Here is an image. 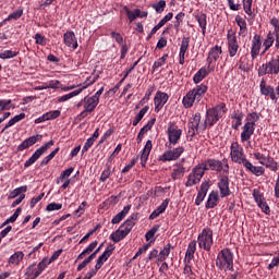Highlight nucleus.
I'll return each instance as SVG.
<instances>
[{"instance_id":"obj_62","label":"nucleus","mask_w":279,"mask_h":279,"mask_svg":"<svg viewBox=\"0 0 279 279\" xmlns=\"http://www.w3.org/2000/svg\"><path fill=\"white\" fill-rule=\"evenodd\" d=\"M253 197L256 202V204H260L263 202H265V196L263 195V193H260L258 190H253Z\"/></svg>"},{"instance_id":"obj_22","label":"nucleus","mask_w":279,"mask_h":279,"mask_svg":"<svg viewBox=\"0 0 279 279\" xmlns=\"http://www.w3.org/2000/svg\"><path fill=\"white\" fill-rule=\"evenodd\" d=\"M63 43L66 47H72V49H77L80 45L77 44V37L73 31H68L63 34Z\"/></svg>"},{"instance_id":"obj_18","label":"nucleus","mask_w":279,"mask_h":279,"mask_svg":"<svg viewBox=\"0 0 279 279\" xmlns=\"http://www.w3.org/2000/svg\"><path fill=\"white\" fill-rule=\"evenodd\" d=\"M167 101H169V95L165 92L158 90L154 98L155 112H160V110L165 108V104H167Z\"/></svg>"},{"instance_id":"obj_57","label":"nucleus","mask_w":279,"mask_h":279,"mask_svg":"<svg viewBox=\"0 0 279 279\" xmlns=\"http://www.w3.org/2000/svg\"><path fill=\"white\" fill-rule=\"evenodd\" d=\"M248 173L256 175V178H260V175H265V169L263 166H253Z\"/></svg>"},{"instance_id":"obj_52","label":"nucleus","mask_w":279,"mask_h":279,"mask_svg":"<svg viewBox=\"0 0 279 279\" xmlns=\"http://www.w3.org/2000/svg\"><path fill=\"white\" fill-rule=\"evenodd\" d=\"M16 56H19V51L4 50L3 52H0L1 60H10L16 58Z\"/></svg>"},{"instance_id":"obj_34","label":"nucleus","mask_w":279,"mask_h":279,"mask_svg":"<svg viewBox=\"0 0 279 279\" xmlns=\"http://www.w3.org/2000/svg\"><path fill=\"white\" fill-rule=\"evenodd\" d=\"M209 73H213V71L206 68H201L193 76L194 84H199V82L205 80Z\"/></svg>"},{"instance_id":"obj_44","label":"nucleus","mask_w":279,"mask_h":279,"mask_svg":"<svg viewBox=\"0 0 279 279\" xmlns=\"http://www.w3.org/2000/svg\"><path fill=\"white\" fill-rule=\"evenodd\" d=\"M123 10H124L130 23H134V21H136V19H138L140 9H135L132 11V10H130V8L124 7Z\"/></svg>"},{"instance_id":"obj_25","label":"nucleus","mask_w":279,"mask_h":279,"mask_svg":"<svg viewBox=\"0 0 279 279\" xmlns=\"http://www.w3.org/2000/svg\"><path fill=\"white\" fill-rule=\"evenodd\" d=\"M169 202H171V199L166 198L165 201H162V203L160 204V206H158L150 215H149V220L154 221V219H158L159 216L162 215V213H165V210H167V208L169 207Z\"/></svg>"},{"instance_id":"obj_63","label":"nucleus","mask_w":279,"mask_h":279,"mask_svg":"<svg viewBox=\"0 0 279 279\" xmlns=\"http://www.w3.org/2000/svg\"><path fill=\"white\" fill-rule=\"evenodd\" d=\"M153 93H154V87H149L146 90L145 96L143 97V99L140 101V106H145V104H147V101H149V98L151 97Z\"/></svg>"},{"instance_id":"obj_49","label":"nucleus","mask_w":279,"mask_h":279,"mask_svg":"<svg viewBox=\"0 0 279 279\" xmlns=\"http://www.w3.org/2000/svg\"><path fill=\"white\" fill-rule=\"evenodd\" d=\"M15 108L12 104V99H0V112H4V110H11Z\"/></svg>"},{"instance_id":"obj_24","label":"nucleus","mask_w":279,"mask_h":279,"mask_svg":"<svg viewBox=\"0 0 279 279\" xmlns=\"http://www.w3.org/2000/svg\"><path fill=\"white\" fill-rule=\"evenodd\" d=\"M136 221H138V213H133L131 216L120 226V228H124V230L130 234L132 232V228L136 226Z\"/></svg>"},{"instance_id":"obj_58","label":"nucleus","mask_w":279,"mask_h":279,"mask_svg":"<svg viewBox=\"0 0 279 279\" xmlns=\"http://www.w3.org/2000/svg\"><path fill=\"white\" fill-rule=\"evenodd\" d=\"M158 230H160V226L155 225L148 232H146L145 234L146 241H151V239L156 236V232H158Z\"/></svg>"},{"instance_id":"obj_23","label":"nucleus","mask_w":279,"mask_h":279,"mask_svg":"<svg viewBox=\"0 0 279 279\" xmlns=\"http://www.w3.org/2000/svg\"><path fill=\"white\" fill-rule=\"evenodd\" d=\"M154 147V144L151 143V140H148L142 150L141 154V165L142 167L147 166V160H149V154H151V149Z\"/></svg>"},{"instance_id":"obj_20","label":"nucleus","mask_w":279,"mask_h":279,"mask_svg":"<svg viewBox=\"0 0 279 279\" xmlns=\"http://www.w3.org/2000/svg\"><path fill=\"white\" fill-rule=\"evenodd\" d=\"M43 141V135L37 134L33 135L26 140H24L19 146L17 151H25V149H29L33 145H36L38 142Z\"/></svg>"},{"instance_id":"obj_37","label":"nucleus","mask_w":279,"mask_h":279,"mask_svg":"<svg viewBox=\"0 0 279 279\" xmlns=\"http://www.w3.org/2000/svg\"><path fill=\"white\" fill-rule=\"evenodd\" d=\"M25 113H20L15 117H13L9 122L4 125V128L1 130L0 134L5 133V130H9V128H12L13 125H16V123H20V121H23L25 119Z\"/></svg>"},{"instance_id":"obj_21","label":"nucleus","mask_w":279,"mask_h":279,"mask_svg":"<svg viewBox=\"0 0 279 279\" xmlns=\"http://www.w3.org/2000/svg\"><path fill=\"white\" fill-rule=\"evenodd\" d=\"M218 189L220 191V197L230 196V178L222 175L218 181Z\"/></svg>"},{"instance_id":"obj_35","label":"nucleus","mask_w":279,"mask_h":279,"mask_svg":"<svg viewBox=\"0 0 279 279\" xmlns=\"http://www.w3.org/2000/svg\"><path fill=\"white\" fill-rule=\"evenodd\" d=\"M201 29H202V34L203 36H206V27L208 25V15H206V13H201V14H197L195 16Z\"/></svg>"},{"instance_id":"obj_3","label":"nucleus","mask_w":279,"mask_h":279,"mask_svg":"<svg viewBox=\"0 0 279 279\" xmlns=\"http://www.w3.org/2000/svg\"><path fill=\"white\" fill-rule=\"evenodd\" d=\"M216 267L218 271H234V253L232 250L225 247L217 254Z\"/></svg>"},{"instance_id":"obj_61","label":"nucleus","mask_w":279,"mask_h":279,"mask_svg":"<svg viewBox=\"0 0 279 279\" xmlns=\"http://www.w3.org/2000/svg\"><path fill=\"white\" fill-rule=\"evenodd\" d=\"M34 38L36 45H40L41 47H45V45H47V38H45V36H43L40 33H36Z\"/></svg>"},{"instance_id":"obj_32","label":"nucleus","mask_w":279,"mask_h":279,"mask_svg":"<svg viewBox=\"0 0 279 279\" xmlns=\"http://www.w3.org/2000/svg\"><path fill=\"white\" fill-rule=\"evenodd\" d=\"M138 62H141V59H138L137 61H135V62L130 66V69L124 72L123 77H122V78L119 81V83L113 87V89H112L113 93H117V90H119V88H121V84H123V82H125V80H128V75H130V74L132 73V71H133L134 69H136V66H138Z\"/></svg>"},{"instance_id":"obj_5","label":"nucleus","mask_w":279,"mask_h":279,"mask_svg":"<svg viewBox=\"0 0 279 279\" xmlns=\"http://www.w3.org/2000/svg\"><path fill=\"white\" fill-rule=\"evenodd\" d=\"M279 73V56L271 57L269 61L263 63L258 70V77H265V75H278Z\"/></svg>"},{"instance_id":"obj_33","label":"nucleus","mask_w":279,"mask_h":279,"mask_svg":"<svg viewBox=\"0 0 279 279\" xmlns=\"http://www.w3.org/2000/svg\"><path fill=\"white\" fill-rule=\"evenodd\" d=\"M128 234H130L129 232L125 231V229H121V227L116 231L112 232L109 236V239L111 241H113V243H119L120 241H123V239H125V236H128Z\"/></svg>"},{"instance_id":"obj_50","label":"nucleus","mask_w":279,"mask_h":279,"mask_svg":"<svg viewBox=\"0 0 279 279\" xmlns=\"http://www.w3.org/2000/svg\"><path fill=\"white\" fill-rule=\"evenodd\" d=\"M151 8L157 14H162L165 12V8H167V1L160 0L157 3L151 4Z\"/></svg>"},{"instance_id":"obj_19","label":"nucleus","mask_w":279,"mask_h":279,"mask_svg":"<svg viewBox=\"0 0 279 279\" xmlns=\"http://www.w3.org/2000/svg\"><path fill=\"white\" fill-rule=\"evenodd\" d=\"M114 250H117V246H114V244H109L107 246L105 252L96 260V269H101V267H104V263H106L110 255L114 253Z\"/></svg>"},{"instance_id":"obj_16","label":"nucleus","mask_w":279,"mask_h":279,"mask_svg":"<svg viewBox=\"0 0 279 279\" xmlns=\"http://www.w3.org/2000/svg\"><path fill=\"white\" fill-rule=\"evenodd\" d=\"M230 156L232 162H235L236 165H240L242 160H245V153L243 148L239 145V142H233L230 147Z\"/></svg>"},{"instance_id":"obj_45","label":"nucleus","mask_w":279,"mask_h":279,"mask_svg":"<svg viewBox=\"0 0 279 279\" xmlns=\"http://www.w3.org/2000/svg\"><path fill=\"white\" fill-rule=\"evenodd\" d=\"M263 167H266V169H270V171H278V162L274 159V157H270L269 154L267 155V160L265 161Z\"/></svg>"},{"instance_id":"obj_26","label":"nucleus","mask_w":279,"mask_h":279,"mask_svg":"<svg viewBox=\"0 0 279 279\" xmlns=\"http://www.w3.org/2000/svg\"><path fill=\"white\" fill-rule=\"evenodd\" d=\"M156 123V118L150 119L146 125H144L136 137V142L138 145H141V143H143V136H145V134H147V132H149V130H151V128H154V124Z\"/></svg>"},{"instance_id":"obj_2","label":"nucleus","mask_w":279,"mask_h":279,"mask_svg":"<svg viewBox=\"0 0 279 279\" xmlns=\"http://www.w3.org/2000/svg\"><path fill=\"white\" fill-rule=\"evenodd\" d=\"M208 93V85L201 83L196 85L193 89H190L182 99V105L184 108H193L195 104H199L204 96Z\"/></svg>"},{"instance_id":"obj_64","label":"nucleus","mask_w":279,"mask_h":279,"mask_svg":"<svg viewBox=\"0 0 279 279\" xmlns=\"http://www.w3.org/2000/svg\"><path fill=\"white\" fill-rule=\"evenodd\" d=\"M227 2L232 12H239L241 10V2H234V0H227Z\"/></svg>"},{"instance_id":"obj_39","label":"nucleus","mask_w":279,"mask_h":279,"mask_svg":"<svg viewBox=\"0 0 279 279\" xmlns=\"http://www.w3.org/2000/svg\"><path fill=\"white\" fill-rule=\"evenodd\" d=\"M171 250H173V246H171V243H168L162 251H160L158 255V263H163V260H167L169 258V254H171Z\"/></svg>"},{"instance_id":"obj_27","label":"nucleus","mask_w":279,"mask_h":279,"mask_svg":"<svg viewBox=\"0 0 279 279\" xmlns=\"http://www.w3.org/2000/svg\"><path fill=\"white\" fill-rule=\"evenodd\" d=\"M243 117H245L243 114V110H241V109L233 110V112L231 114V119L235 120V123L232 124L233 130H239V128H241V125H243Z\"/></svg>"},{"instance_id":"obj_30","label":"nucleus","mask_w":279,"mask_h":279,"mask_svg":"<svg viewBox=\"0 0 279 279\" xmlns=\"http://www.w3.org/2000/svg\"><path fill=\"white\" fill-rule=\"evenodd\" d=\"M130 210H132V205L124 206L123 210H121L118 215H116L112 218L111 223L113 226H117V223H121V221H123V219H125V217L128 216V213H130Z\"/></svg>"},{"instance_id":"obj_47","label":"nucleus","mask_w":279,"mask_h":279,"mask_svg":"<svg viewBox=\"0 0 279 279\" xmlns=\"http://www.w3.org/2000/svg\"><path fill=\"white\" fill-rule=\"evenodd\" d=\"M43 156L39 151L35 150L34 154L25 161L24 169H29Z\"/></svg>"},{"instance_id":"obj_28","label":"nucleus","mask_w":279,"mask_h":279,"mask_svg":"<svg viewBox=\"0 0 279 279\" xmlns=\"http://www.w3.org/2000/svg\"><path fill=\"white\" fill-rule=\"evenodd\" d=\"M217 204H219V192L211 191L208 195L205 208H207V210H210V208H215Z\"/></svg>"},{"instance_id":"obj_36","label":"nucleus","mask_w":279,"mask_h":279,"mask_svg":"<svg viewBox=\"0 0 279 279\" xmlns=\"http://www.w3.org/2000/svg\"><path fill=\"white\" fill-rule=\"evenodd\" d=\"M23 258H25V253H23V251H17L10 256L8 264L15 265L17 267V265H21V262L23 260Z\"/></svg>"},{"instance_id":"obj_40","label":"nucleus","mask_w":279,"mask_h":279,"mask_svg":"<svg viewBox=\"0 0 279 279\" xmlns=\"http://www.w3.org/2000/svg\"><path fill=\"white\" fill-rule=\"evenodd\" d=\"M274 43H276V38H274V34L269 32L266 36V39L263 43V46L265 47L264 51L262 53H267L271 47H274Z\"/></svg>"},{"instance_id":"obj_9","label":"nucleus","mask_w":279,"mask_h":279,"mask_svg":"<svg viewBox=\"0 0 279 279\" xmlns=\"http://www.w3.org/2000/svg\"><path fill=\"white\" fill-rule=\"evenodd\" d=\"M199 123H202V113L196 112L194 113L187 122V136H190L191 141H193L194 136H197L199 134V130H204L202 125L199 126Z\"/></svg>"},{"instance_id":"obj_46","label":"nucleus","mask_w":279,"mask_h":279,"mask_svg":"<svg viewBox=\"0 0 279 279\" xmlns=\"http://www.w3.org/2000/svg\"><path fill=\"white\" fill-rule=\"evenodd\" d=\"M58 151H60V147H57L54 150H52L48 156H46L39 167H47V165H49V162H51V160H53V158H56V156L58 155Z\"/></svg>"},{"instance_id":"obj_43","label":"nucleus","mask_w":279,"mask_h":279,"mask_svg":"<svg viewBox=\"0 0 279 279\" xmlns=\"http://www.w3.org/2000/svg\"><path fill=\"white\" fill-rule=\"evenodd\" d=\"M149 112V105H146L144 108L141 109V111L136 114V117L133 120V126L136 128L141 121H143V117H145Z\"/></svg>"},{"instance_id":"obj_8","label":"nucleus","mask_w":279,"mask_h":279,"mask_svg":"<svg viewBox=\"0 0 279 279\" xmlns=\"http://www.w3.org/2000/svg\"><path fill=\"white\" fill-rule=\"evenodd\" d=\"M97 80H99V75H96L94 77L93 76L87 77L81 88L73 90L70 94H65L61 97H58L59 104H63L64 101H69V99H73V97H77V95H80L83 90H86L88 86H93V84H95Z\"/></svg>"},{"instance_id":"obj_53","label":"nucleus","mask_w":279,"mask_h":279,"mask_svg":"<svg viewBox=\"0 0 279 279\" xmlns=\"http://www.w3.org/2000/svg\"><path fill=\"white\" fill-rule=\"evenodd\" d=\"M169 58V54H163L161 58H159L157 61L153 64V71H156V69H160V66H165L167 59Z\"/></svg>"},{"instance_id":"obj_4","label":"nucleus","mask_w":279,"mask_h":279,"mask_svg":"<svg viewBox=\"0 0 279 279\" xmlns=\"http://www.w3.org/2000/svg\"><path fill=\"white\" fill-rule=\"evenodd\" d=\"M245 123L242 128L241 143H247L256 130V123L260 121V113L253 111L246 114Z\"/></svg>"},{"instance_id":"obj_51","label":"nucleus","mask_w":279,"mask_h":279,"mask_svg":"<svg viewBox=\"0 0 279 279\" xmlns=\"http://www.w3.org/2000/svg\"><path fill=\"white\" fill-rule=\"evenodd\" d=\"M51 264V260L44 258L38 265H37V271L35 274H37V277L40 276V274H43L44 270L47 269L48 265Z\"/></svg>"},{"instance_id":"obj_7","label":"nucleus","mask_w":279,"mask_h":279,"mask_svg":"<svg viewBox=\"0 0 279 279\" xmlns=\"http://www.w3.org/2000/svg\"><path fill=\"white\" fill-rule=\"evenodd\" d=\"M167 134L168 143H166V147H168V149H173V147L180 143V138H182V130L178 129V125H175L174 122H169Z\"/></svg>"},{"instance_id":"obj_48","label":"nucleus","mask_w":279,"mask_h":279,"mask_svg":"<svg viewBox=\"0 0 279 279\" xmlns=\"http://www.w3.org/2000/svg\"><path fill=\"white\" fill-rule=\"evenodd\" d=\"M21 213H23V208L17 207L14 214L2 223L1 228L8 226V223H14V221L19 219V216L21 215Z\"/></svg>"},{"instance_id":"obj_31","label":"nucleus","mask_w":279,"mask_h":279,"mask_svg":"<svg viewBox=\"0 0 279 279\" xmlns=\"http://www.w3.org/2000/svg\"><path fill=\"white\" fill-rule=\"evenodd\" d=\"M184 173H186V168H184V165L177 163L171 172L172 180H181V178H184Z\"/></svg>"},{"instance_id":"obj_15","label":"nucleus","mask_w":279,"mask_h":279,"mask_svg":"<svg viewBox=\"0 0 279 279\" xmlns=\"http://www.w3.org/2000/svg\"><path fill=\"white\" fill-rule=\"evenodd\" d=\"M223 53V50L220 46L213 47L207 56V69L209 71H215V64L219 60V56Z\"/></svg>"},{"instance_id":"obj_41","label":"nucleus","mask_w":279,"mask_h":279,"mask_svg":"<svg viewBox=\"0 0 279 279\" xmlns=\"http://www.w3.org/2000/svg\"><path fill=\"white\" fill-rule=\"evenodd\" d=\"M113 172L114 169H112V167L109 163H106L105 169L100 174L99 182H107Z\"/></svg>"},{"instance_id":"obj_29","label":"nucleus","mask_w":279,"mask_h":279,"mask_svg":"<svg viewBox=\"0 0 279 279\" xmlns=\"http://www.w3.org/2000/svg\"><path fill=\"white\" fill-rule=\"evenodd\" d=\"M195 252H197V241L193 240L187 245L184 260L187 263H191V260H193V258H195Z\"/></svg>"},{"instance_id":"obj_13","label":"nucleus","mask_w":279,"mask_h":279,"mask_svg":"<svg viewBox=\"0 0 279 279\" xmlns=\"http://www.w3.org/2000/svg\"><path fill=\"white\" fill-rule=\"evenodd\" d=\"M84 110L76 117L77 121H82L83 119H86L88 114H92V112H95V108L99 106V102H96L94 98H84Z\"/></svg>"},{"instance_id":"obj_38","label":"nucleus","mask_w":279,"mask_h":279,"mask_svg":"<svg viewBox=\"0 0 279 279\" xmlns=\"http://www.w3.org/2000/svg\"><path fill=\"white\" fill-rule=\"evenodd\" d=\"M25 193H27V185H22L11 191L8 199H16V197H21V195H25Z\"/></svg>"},{"instance_id":"obj_55","label":"nucleus","mask_w":279,"mask_h":279,"mask_svg":"<svg viewBox=\"0 0 279 279\" xmlns=\"http://www.w3.org/2000/svg\"><path fill=\"white\" fill-rule=\"evenodd\" d=\"M243 3V10L247 16H252V3H254V0H242Z\"/></svg>"},{"instance_id":"obj_14","label":"nucleus","mask_w":279,"mask_h":279,"mask_svg":"<svg viewBox=\"0 0 279 279\" xmlns=\"http://www.w3.org/2000/svg\"><path fill=\"white\" fill-rule=\"evenodd\" d=\"M198 167L203 169L204 173H206V171H217L218 173L223 171V163L218 159H207L198 163Z\"/></svg>"},{"instance_id":"obj_56","label":"nucleus","mask_w":279,"mask_h":279,"mask_svg":"<svg viewBox=\"0 0 279 279\" xmlns=\"http://www.w3.org/2000/svg\"><path fill=\"white\" fill-rule=\"evenodd\" d=\"M62 114V111L60 110H53V111H48L44 113L46 117V121H53V119H58Z\"/></svg>"},{"instance_id":"obj_59","label":"nucleus","mask_w":279,"mask_h":279,"mask_svg":"<svg viewBox=\"0 0 279 279\" xmlns=\"http://www.w3.org/2000/svg\"><path fill=\"white\" fill-rule=\"evenodd\" d=\"M253 156L255 158V160H258L259 165H265L266 160H267V155L265 154H262L260 151L258 150H255L253 153Z\"/></svg>"},{"instance_id":"obj_12","label":"nucleus","mask_w":279,"mask_h":279,"mask_svg":"<svg viewBox=\"0 0 279 279\" xmlns=\"http://www.w3.org/2000/svg\"><path fill=\"white\" fill-rule=\"evenodd\" d=\"M204 169H202V166L197 165L195 166L191 173L187 175V181L185 182V186L189 189L191 186H195L202 182V178H204Z\"/></svg>"},{"instance_id":"obj_11","label":"nucleus","mask_w":279,"mask_h":279,"mask_svg":"<svg viewBox=\"0 0 279 279\" xmlns=\"http://www.w3.org/2000/svg\"><path fill=\"white\" fill-rule=\"evenodd\" d=\"M227 45L228 53L230 58H234L239 53L241 46L239 45V39L236 38V32L229 29L227 34Z\"/></svg>"},{"instance_id":"obj_60","label":"nucleus","mask_w":279,"mask_h":279,"mask_svg":"<svg viewBox=\"0 0 279 279\" xmlns=\"http://www.w3.org/2000/svg\"><path fill=\"white\" fill-rule=\"evenodd\" d=\"M36 271H38V268H36V263H34L26 268L25 276L34 278V276H36Z\"/></svg>"},{"instance_id":"obj_6","label":"nucleus","mask_w":279,"mask_h":279,"mask_svg":"<svg viewBox=\"0 0 279 279\" xmlns=\"http://www.w3.org/2000/svg\"><path fill=\"white\" fill-rule=\"evenodd\" d=\"M198 247L205 252H210L213 250V229L206 227L202 230L197 238Z\"/></svg>"},{"instance_id":"obj_10","label":"nucleus","mask_w":279,"mask_h":279,"mask_svg":"<svg viewBox=\"0 0 279 279\" xmlns=\"http://www.w3.org/2000/svg\"><path fill=\"white\" fill-rule=\"evenodd\" d=\"M184 146H179L175 148H168V150L163 151L162 155L159 156V162H173L180 159V156L184 154Z\"/></svg>"},{"instance_id":"obj_42","label":"nucleus","mask_w":279,"mask_h":279,"mask_svg":"<svg viewBox=\"0 0 279 279\" xmlns=\"http://www.w3.org/2000/svg\"><path fill=\"white\" fill-rule=\"evenodd\" d=\"M97 245H99L98 241L92 242L76 258V260H83V258L86 256V254H90L92 252H95Z\"/></svg>"},{"instance_id":"obj_17","label":"nucleus","mask_w":279,"mask_h":279,"mask_svg":"<svg viewBox=\"0 0 279 279\" xmlns=\"http://www.w3.org/2000/svg\"><path fill=\"white\" fill-rule=\"evenodd\" d=\"M263 47V37L258 34L253 36L251 41V58L256 60L260 56V48Z\"/></svg>"},{"instance_id":"obj_54","label":"nucleus","mask_w":279,"mask_h":279,"mask_svg":"<svg viewBox=\"0 0 279 279\" xmlns=\"http://www.w3.org/2000/svg\"><path fill=\"white\" fill-rule=\"evenodd\" d=\"M23 16V9H19L14 11L13 13L9 14L7 19H4V22L8 23V21H19Z\"/></svg>"},{"instance_id":"obj_1","label":"nucleus","mask_w":279,"mask_h":279,"mask_svg":"<svg viewBox=\"0 0 279 279\" xmlns=\"http://www.w3.org/2000/svg\"><path fill=\"white\" fill-rule=\"evenodd\" d=\"M228 112V107L226 106V102H219L215 107H211L206 110L205 113V120L202 125L203 131L214 128V125H217L221 119H223V116Z\"/></svg>"}]
</instances>
